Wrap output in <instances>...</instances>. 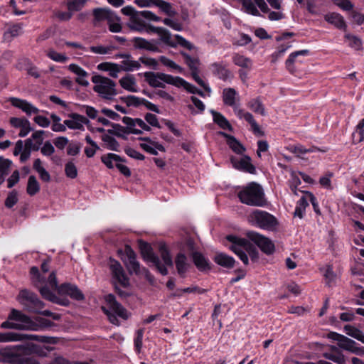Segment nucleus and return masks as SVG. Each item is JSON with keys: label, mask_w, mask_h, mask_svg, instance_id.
Here are the masks:
<instances>
[{"label": "nucleus", "mask_w": 364, "mask_h": 364, "mask_svg": "<svg viewBox=\"0 0 364 364\" xmlns=\"http://www.w3.org/2000/svg\"><path fill=\"white\" fill-rule=\"evenodd\" d=\"M53 322L50 320L38 317L33 321L29 316L15 309H11L8 320L1 324V328L39 331L50 327Z\"/></svg>", "instance_id": "f257e3e1"}, {"label": "nucleus", "mask_w": 364, "mask_h": 364, "mask_svg": "<svg viewBox=\"0 0 364 364\" xmlns=\"http://www.w3.org/2000/svg\"><path fill=\"white\" fill-rule=\"evenodd\" d=\"M140 250L144 260L151 262L162 275L168 274L167 267L173 266V261L165 244L159 245V252L163 259V264L160 259L154 253L152 248L148 243H140Z\"/></svg>", "instance_id": "f03ea898"}, {"label": "nucleus", "mask_w": 364, "mask_h": 364, "mask_svg": "<svg viewBox=\"0 0 364 364\" xmlns=\"http://www.w3.org/2000/svg\"><path fill=\"white\" fill-rule=\"evenodd\" d=\"M198 235L194 231H186L183 229V246L191 252L190 257L199 272H208L212 265L210 260L205 257L201 252L196 250V241Z\"/></svg>", "instance_id": "7ed1b4c3"}, {"label": "nucleus", "mask_w": 364, "mask_h": 364, "mask_svg": "<svg viewBox=\"0 0 364 364\" xmlns=\"http://www.w3.org/2000/svg\"><path fill=\"white\" fill-rule=\"evenodd\" d=\"M237 196L241 203L247 205L262 207L266 204L263 188L255 182H251L243 187L237 193Z\"/></svg>", "instance_id": "20e7f679"}, {"label": "nucleus", "mask_w": 364, "mask_h": 364, "mask_svg": "<svg viewBox=\"0 0 364 364\" xmlns=\"http://www.w3.org/2000/svg\"><path fill=\"white\" fill-rule=\"evenodd\" d=\"M248 220L255 226L272 232L276 231L279 225L278 220L273 215L258 209L253 210L249 215Z\"/></svg>", "instance_id": "39448f33"}, {"label": "nucleus", "mask_w": 364, "mask_h": 364, "mask_svg": "<svg viewBox=\"0 0 364 364\" xmlns=\"http://www.w3.org/2000/svg\"><path fill=\"white\" fill-rule=\"evenodd\" d=\"M105 301L107 307H102L104 313L107 316L109 321L114 325L119 326L120 323L117 318L120 317L124 320H127L129 314L127 309L119 304L113 294H108L105 297Z\"/></svg>", "instance_id": "423d86ee"}, {"label": "nucleus", "mask_w": 364, "mask_h": 364, "mask_svg": "<svg viewBox=\"0 0 364 364\" xmlns=\"http://www.w3.org/2000/svg\"><path fill=\"white\" fill-rule=\"evenodd\" d=\"M109 267L111 271L113 283L115 287L116 292L122 297H126L128 294L118 287V284L123 287L129 286V279L126 275L125 272L121 264L113 259H110L109 262Z\"/></svg>", "instance_id": "0eeeda50"}, {"label": "nucleus", "mask_w": 364, "mask_h": 364, "mask_svg": "<svg viewBox=\"0 0 364 364\" xmlns=\"http://www.w3.org/2000/svg\"><path fill=\"white\" fill-rule=\"evenodd\" d=\"M92 82L95 84L94 91L102 97L111 100L117 95L116 83L109 78L96 75L92 77Z\"/></svg>", "instance_id": "6e6552de"}, {"label": "nucleus", "mask_w": 364, "mask_h": 364, "mask_svg": "<svg viewBox=\"0 0 364 364\" xmlns=\"http://www.w3.org/2000/svg\"><path fill=\"white\" fill-rule=\"evenodd\" d=\"M145 80L154 87H164L166 84L182 86V78L162 73L146 72L144 74Z\"/></svg>", "instance_id": "1a4fd4ad"}, {"label": "nucleus", "mask_w": 364, "mask_h": 364, "mask_svg": "<svg viewBox=\"0 0 364 364\" xmlns=\"http://www.w3.org/2000/svg\"><path fill=\"white\" fill-rule=\"evenodd\" d=\"M328 338L336 341L338 346L346 351L350 352L359 356L364 355V346H360L354 340L348 337L338 333L336 332H330Z\"/></svg>", "instance_id": "9d476101"}, {"label": "nucleus", "mask_w": 364, "mask_h": 364, "mask_svg": "<svg viewBox=\"0 0 364 364\" xmlns=\"http://www.w3.org/2000/svg\"><path fill=\"white\" fill-rule=\"evenodd\" d=\"M18 300L26 311L31 313H40V310H42L44 306L43 302L38 299V296L27 289L20 291Z\"/></svg>", "instance_id": "9b49d317"}, {"label": "nucleus", "mask_w": 364, "mask_h": 364, "mask_svg": "<svg viewBox=\"0 0 364 364\" xmlns=\"http://www.w3.org/2000/svg\"><path fill=\"white\" fill-rule=\"evenodd\" d=\"M183 63L188 68L190 75L193 79L205 90H210L209 87L205 84L204 81L199 76L201 63L198 54L191 55L183 51Z\"/></svg>", "instance_id": "f8f14e48"}, {"label": "nucleus", "mask_w": 364, "mask_h": 364, "mask_svg": "<svg viewBox=\"0 0 364 364\" xmlns=\"http://www.w3.org/2000/svg\"><path fill=\"white\" fill-rule=\"evenodd\" d=\"M246 236L250 241L254 242L264 254L271 255L274 252V244L269 238L255 231L247 232Z\"/></svg>", "instance_id": "ddd939ff"}, {"label": "nucleus", "mask_w": 364, "mask_h": 364, "mask_svg": "<svg viewBox=\"0 0 364 364\" xmlns=\"http://www.w3.org/2000/svg\"><path fill=\"white\" fill-rule=\"evenodd\" d=\"M226 239L232 243L229 247L230 250L237 255L245 265L248 264L249 259L246 252L247 239L233 235H227Z\"/></svg>", "instance_id": "4468645a"}, {"label": "nucleus", "mask_w": 364, "mask_h": 364, "mask_svg": "<svg viewBox=\"0 0 364 364\" xmlns=\"http://www.w3.org/2000/svg\"><path fill=\"white\" fill-rule=\"evenodd\" d=\"M21 348L18 346H7L0 350V362L18 364L22 360Z\"/></svg>", "instance_id": "2eb2a0df"}, {"label": "nucleus", "mask_w": 364, "mask_h": 364, "mask_svg": "<svg viewBox=\"0 0 364 364\" xmlns=\"http://www.w3.org/2000/svg\"><path fill=\"white\" fill-rule=\"evenodd\" d=\"M233 108L235 114L240 118L245 119L252 127V130L255 134L259 136H263L264 132H262L255 120L253 115L247 112H245L244 109L239 108V107L235 104V106L232 107Z\"/></svg>", "instance_id": "dca6fc26"}, {"label": "nucleus", "mask_w": 364, "mask_h": 364, "mask_svg": "<svg viewBox=\"0 0 364 364\" xmlns=\"http://www.w3.org/2000/svg\"><path fill=\"white\" fill-rule=\"evenodd\" d=\"M126 257L124 259V264L130 274H138L140 273V264L136 260V254L134 250L129 247H125Z\"/></svg>", "instance_id": "f3484780"}, {"label": "nucleus", "mask_w": 364, "mask_h": 364, "mask_svg": "<svg viewBox=\"0 0 364 364\" xmlns=\"http://www.w3.org/2000/svg\"><path fill=\"white\" fill-rule=\"evenodd\" d=\"M230 161L232 166L236 169L252 174L256 172L255 166L251 163V158L248 156H244L240 159L232 156Z\"/></svg>", "instance_id": "a211bd4d"}, {"label": "nucleus", "mask_w": 364, "mask_h": 364, "mask_svg": "<svg viewBox=\"0 0 364 364\" xmlns=\"http://www.w3.org/2000/svg\"><path fill=\"white\" fill-rule=\"evenodd\" d=\"M210 69L213 75L223 81H230L233 77V73L228 69L223 63L215 62L210 65Z\"/></svg>", "instance_id": "6ab92c4d"}, {"label": "nucleus", "mask_w": 364, "mask_h": 364, "mask_svg": "<svg viewBox=\"0 0 364 364\" xmlns=\"http://www.w3.org/2000/svg\"><path fill=\"white\" fill-rule=\"evenodd\" d=\"M58 292L61 294L69 296L71 299L77 301H82L85 296L80 289L75 285L70 283H64L60 285Z\"/></svg>", "instance_id": "aec40b11"}, {"label": "nucleus", "mask_w": 364, "mask_h": 364, "mask_svg": "<svg viewBox=\"0 0 364 364\" xmlns=\"http://www.w3.org/2000/svg\"><path fill=\"white\" fill-rule=\"evenodd\" d=\"M116 58H123L121 62V69L124 71L132 72L139 70L141 64L139 60H134L132 55L128 53H119L115 55Z\"/></svg>", "instance_id": "412c9836"}, {"label": "nucleus", "mask_w": 364, "mask_h": 364, "mask_svg": "<svg viewBox=\"0 0 364 364\" xmlns=\"http://www.w3.org/2000/svg\"><path fill=\"white\" fill-rule=\"evenodd\" d=\"M115 13L110 9L96 8L92 11L94 16L93 24L95 26H100L102 22L112 21Z\"/></svg>", "instance_id": "4be33fe9"}, {"label": "nucleus", "mask_w": 364, "mask_h": 364, "mask_svg": "<svg viewBox=\"0 0 364 364\" xmlns=\"http://www.w3.org/2000/svg\"><path fill=\"white\" fill-rule=\"evenodd\" d=\"M68 117L70 119L65 120L64 124L70 129H82L83 124L89 122L86 117L77 113H71Z\"/></svg>", "instance_id": "5701e85b"}, {"label": "nucleus", "mask_w": 364, "mask_h": 364, "mask_svg": "<svg viewBox=\"0 0 364 364\" xmlns=\"http://www.w3.org/2000/svg\"><path fill=\"white\" fill-rule=\"evenodd\" d=\"M12 105L18 107L23 111L26 114L31 115L32 114H37L39 112V109L33 106L31 103L26 100L13 97L11 99Z\"/></svg>", "instance_id": "b1692460"}, {"label": "nucleus", "mask_w": 364, "mask_h": 364, "mask_svg": "<svg viewBox=\"0 0 364 364\" xmlns=\"http://www.w3.org/2000/svg\"><path fill=\"white\" fill-rule=\"evenodd\" d=\"M132 42L135 48L156 52L159 50L158 43L156 41H147L143 38L135 37Z\"/></svg>", "instance_id": "393cba45"}, {"label": "nucleus", "mask_w": 364, "mask_h": 364, "mask_svg": "<svg viewBox=\"0 0 364 364\" xmlns=\"http://www.w3.org/2000/svg\"><path fill=\"white\" fill-rule=\"evenodd\" d=\"M213 259L218 265L226 269L233 268L236 262L232 257L224 252H217Z\"/></svg>", "instance_id": "a878e982"}, {"label": "nucleus", "mask_w": 364, "mask_h": 364, "mask_svg": "<svg viewBox=\"0 0 364 364\" xmlns=\"http://www.w3.org/2000/svg\"><path fill=\"white\" fill-rule=\"evenodd\" d=\"M324 19L338 29L345 30L346 28L344 18L340 14L335 12L327 14L325 15Z\"/></svg>", "instance_id": "bb28decb"}, {"label": "nucleus", "mask_w": 364, "mask_h": 364, "mask_svg": "<svg viewBox=\"0 0 364 364\" xmlns=\"http://www.w3.org/2000/svg\"><path fill=\"white\" fill-rule=\"evenodd\" d=\"M237 97H238V94L234 88L228 87L223 89V101L225 105L230 107L235 106Z\"/></svg>", "instance_id": "cd10ccee"}, {"label": "nucleus", "mask_w": 364, "mask_h": 364, "mask_svg": "<svg viewBox=\"0 0 364 364\" xmlns=\"http://www.w3.org/2000/svg\"><path fill=\"white\" fill-rule=\"evenodd\" d=\"M232 63L242 68L250 70L252 67V60L245 55L239 53H234L232 57Z\"/></svg>", "instance_id": "c85d7f7f"}, {"label": "nucleus", "mask_w": 364, "mask_h": 364, "mask_svg": "<svg viewBox=\"0 0 364 364\" xmlns=\"http://www.w3.org/2000/svg\"><path fill=\"white\" fill-rule=\"evenodd\" d=\"M142 18V16L139 15V11L135 13V15H133L132 17L130 18V21L129 23V28L132 30L139 32L144 31L146 25Z\"/></svg>", "instance_id": "c756f323"}, {"label": "nucleus", "mask_w": 364, "mask_h": 364, "mask_svg": "<svg viewBox=\"0 0 364 364\" xmlns=\"http://www.w3.org/2000/svg\"><path fill=\"white\" fill-rule=\"evenodd\" d=\"M227 139V142L230 148L235 153L242 154L245 149V147L232 135L224 132H220Z\"/></svg>", "instance_id": "7c9ffc66"}, {"label": "nucleus", "mask_w": 364, "mask_h": 364, "mask_svg": "<svg viewBox=\"0 0 364 364\" xmlns=\"http://www.w3.org/2000/svg\"><path fill=\"white\" fill-rule=\"evenodd\" d=\"M309 53V50H306V49L301 50H298V51L291 53L289 55L288 58L286 60V62H285V65H286L287 69L290 73H294L295 70L294 63L295 62L296 58L300 55H303V56L307 55Z\"/></svg>", "instance_id": "2f4dec72"}, {"label": "nucleus", "mask_w": 364, "mask_h": 364, "mask_svg": "<svg viewBox=\"0 0 364 364\" xmlns=\"http://www.w3.org/2000/svg\"><path fill=\"white\" fill-rule=\"evenodd\" d=\"M22 27L21 23L11 25L4 34V40L11 41L13 38L19 36L22 33Z\"/></svg>", "instance_id": "473e14b6"}, {"label": "nucleus", "mask_w": 364, "mask_h": 364, "mask_svg": "<svg viewBox=\"0 0 364 364\" xmlns=\"http://www.w3.org/2000/svg\"><path fill=\"white\" fill-rule=\"evenodd\" d=\"M210 112L213 115L214 122L220 128L228 130L232 129L231 124L222 114L215 110H211Z\"/></svg>", "instance_id": "72a5a7b5"}, {"label": "nucleus", "mask_w": 364, "mask_h": 364, "mask_svg": "<svg viewBox=\"0 0 364 364\" xmlns=\"http://www.w3.org/2000/svg\"><path fill=\"white\" fill-rule=\"evenodd\" d=\"M102 162L105 164V166L108 168H113V161L116 162H124L125 159H122L120 156L113 154L109 153L107 154L103 155L101 157Z\"/></svg>", "instance_id": "f704fd0d"}, {"label": "nucleus", "mask_w": 364, "mask_h": 364, "mask_svg": "<svg viewBox=\"0 0 364 364\" xmlns=\"http://www.w3.org/2000/svg\"><path fill=\"white\" fill-rule=\"evenodd\" d=\"M120 85L130 92H137L136 83L134 76L127 75L119 80Z\"/></svg>", "instance_id": "c9c22d12"}, {"label": "nucleus", "mask_w": 364, "mask_h": 364, "mask_svg": "<svg viewBox=\"0 0 364 364\" xmlns=\"http://www.w3.org/2000/svg\"><path fill=\"white\" fill-rule=\"evenodd\" d=\"M247 107L255 113L259 114L262 116L266 115L264 107L259 98H255L250 100Z\"/></svg>", "instance_id": "e433bc0d"}, {"label": "nucleus", "mask_w": 364, "mask_h": 364, "mask_svg": "<svg viewBox=\"0 0 364 364\" xmlns=\"http://www.w3.org/2000/svg\"><path fill=\"white\" fill-rule=\"evenodd\" d=\"M156 2L155 6H157L160 10L168 15V16H174L176 14V11L173 6L164 0H154Z\"/></svg>", "instance_id": "4c0bfd02"}, {"label": "nucleus", "mask_w": 364, "mask_h": 364, "mask_svg": "<svg viewBox=\"0 0 364 364\" xmlns=\"http://www.w3.org/2000/svg\"><path fill=\"white\" fill-rule=\"evenodd\" d=\"M344 331L347 335L364 344V334L362 331L350 325H346Z\"/></svg>", "instance_id": "58836bf2"}, {"label": "nucleus", "mask_w": 364, "mask_h": 364, "mask_svg": "<svg viewBox=\"0 0 364 364\" xmlns=\"http://www.w3.org/2000/svg\"><path fill=\"white\" fill-rule=\"evenodd\" d=\"M40 191V185L34 176H30L28 180L26 191L29 196H34Z\"/></svg>", "instance_id": "ea45409f"}, {"label": "nucleus", "mask_w": 364, "mask_h": 364, "mask_svg": "<svg viewBox=\"0 0 364 364\" xmlns=\"http://www.w3.org/2000/svg\"><path fill=\"white\" fill-rule=\"evenodd\" d=\"M102 140L104 141L107 149L119 151V144L114 137L104 134L102 136Z\"/></svg>", "instance_id": "a19ab883"}, {"label": "nucleus", "mask_w": 364, "mask_h": 364, "mask_svg": "<svg viewBox=\"0 0 364 364\" xmlns=\"http://www.w3.org/2000/svg\"><path fill=\"white\" fill-rule=\"evenodd\" d=\"M289 150L290 152L296 154L298 157H301L302 155L306 154L307 153H311L317 150L316 147H312L310 149H306L303 145L301 144H296L291 146L289 148Z\"/></svg>", "instance_id": "79ce46f5"}, {"label": "nucleus", "mask_w": 364, "mask_h": 364, "mask_svg": "<svg viewBox=\"0 0 364 364\" xmlns=\"http://www.w3.org/2000/svg\"><path fill=\"white\" fill-rule=\"evenodd\" d=\"M323 356L326 359L331 360L337 364L346 363V358L341 351H338L337 353H324Z\"/></svg>", "instance_id": "37998d69"}, {"label": "nucleus", "mask_w": 364, "mask_h": 364, "mask_svg": "<svg viewBox=\"0 0 364 364\" xmlns=\"http://www.w3.org/2000/svg\"><path fill=\"white\" fill-rule=\"evenodd\" d=\"M11 164L10 160L0 157V185L4 183L5 176L8 175Z\"/></svg>", "instance_id": "c03bdc74"}, {"label": "nucleus", "mask_w": 364, "mask_h": 364, "mask_svg": "<svg viewBox=\"0 0 364 364\" xmlns=\"http://www.w3.org/2000/svg\"><path fill=\"white\" fill-rule=\"evenodd\" d=\"M309 205L307 199L305 197H301L296 203L294 210V216L302 218L305 212L306 208Z\"/></svg>", "instance_id": "a18cd8bd"}, {"label": "nucleus", "mask_w": 364, "mask_h": 364, "mask_svg": "<svg viewBox=\"0 0 364 364\" xmlns=\"http://www.w3.org/2000/svg\"><path fill=\"white\" fill-rule=\"evenodd\" d=\"M122 100L124 101L128 107L134 106L137 107L140 105L144 104L146 102V100L144 98H139L134 95H129L127 97H121Z\"/></svg>", "instance_id": "49530a36"}, {"label": "nucleus", "mask_w": 364, "mask_h": 364, "mask_svg": "<svg viewBox=\"0 0 364 364\" xmlns=\"http://www.w3.org/2000/svg\"><path fill=\"white\" fill-rule=\"evenodd\" d=\"M18 341H24V340H33L37 341H41L43 343H49L50 338L43 336H38L33 334H26V333H18Z\"/></svg>", "instance_id": "de8ad7c7"}, {"label": "nucleus", "mask_w": 364, "mask_h": 364, "mask_svg": "<svg viewBox=\"0 0 364 364\" xmlns=\"http://www.w3.org/2000/svg\"><path fill=\"white\" fill-rule=\"evenodd\" d=\"M87 0H69L67 7L69 11H80L85 5Z\"/></svg>", "instance_id": "09e8293b"}, {"label": "nucleus", "mask_w": 364, "mask_h": 364, "mask_svg": "<svg viewBox=\"0 0 364 364\" xmlns=\"http://www.w3.org/2000/svg\"><path fill=\"white\" fill-rule=\"evenodd\" d=\"M242 4L247 13L255 16H261L252 0H242Z\"/></svg>", "instance_id": "8fccbe9b"}, {"label": "nucleus", "mask_w": 364, "mask_h": 364, "mask_svg": "<svg viewBox=\"0 0 364 364\" xmlns=\"http://www.w3.org/2000/svg\"><path fill=\"white\" fill-rule=\"evenodd\" d=\"M112 20L109 21L107 24L109 26V30L112 33H119L122 31V25L120 23V18L118 16L114 14Z\"/></svg>", "instance_id": "3c124183"}, {"label": "nucleus", "mask_w": 364, "mask_h": 364, "mask_svg": "<svg viewBox=\"0 0 364 364\" xmlns=\"http://www.w3.org/2000/svg\"><path fill=\"white\" fill-rule=\"evenodd\" d=\"M47 56L51 60L58 63H65L68 59L65 54L59 53L53 49H50L48 51Z\"/></svg>", "instance_id": "603ef678"}, {"label": "nucleus", "mask_w": 364, "mask_h": 364, "mask_svg": "<svg viewBox=\"0 0 364 364\" xmlns=\"http://www.w3.org/2000/svg\"><path fill=\"white\" fill-rule=\"evenodd\" d=\"M65 173L67 177L75 178L77 176L76 166L73 161H68L65 166Z\"/></svg>", "instance_id": "864d4df0"}, {"label": "nucleus", "mask_w": 364, "mask_h": 364, "mask_svg": "<svg viewBox=\"0 0 364 364\" xmlns=\"http://www.w3.org/2000/svg\"><path fill=\"white\" fill-rule=\"evenodd\" d=\"M114 49V46H91L90 50L91 52L95 54L105 55L110 53V52Z\"/></svg>", "instance_id": "5fc2aeb1"}, {"label": "nucleus", "mask_w": 364, "mask_h": 364, "mask_svg": "<svg viewBox=\"0 0 364 364\" xmlns=\"http://www.w3.org/2000/svg\"><path fill=\"white\" fill-rule=\"evenodd\" d=\"M18 333L6 332L0 333V342L18 341Z\"/></svg>", "instance_id": "6e6d98bb"}, {"label": "nucleus", "mask_w": 364, "mask_h": 364, "mask_svg": "<svg viewBox=\"0 0 364 364\" xmlns=\"http://www.w3.org/2000/svg\"><path fill=\"white\" fill-rule=\"evenodd\" d=\"M246 252L248 253L249 256L251 258V260L253 262L257 261L259 258V252L256 247L247 240V246H246Z\"/></svg>", "instance_id": "4d7b16f0"}, {"label": "nucleus", "mask_w": 364, "mask_h": 364, "mask_svg": "<svg viewBox=\"0 0 364 364\" xmlns=\"http://www.w3.org/2000/svg\"><path fill=\"white\" fill-rule=\"evenodd\" d=\"M346 38L349 41V46L355 50H360L362 48V42L360 38L355 36L347 34Z\"/></svg>", "instance_id": "13d9d810"}, {"label": "nucleus", "mask_w": 364, "mask_h": 364, "mask_svg": "<svg viewBox=\"0 0 364 364\" xmlns=\"http://www.w3.org/2000/svg\"><path fill=\"white\" fill-rule=\"evenodd\" d=\"M81 149V144L76 141H72L68 144L67 149V154L70 156H76L77 155Z\"/></svg>", "instance_id": "bf43d9fd"}, {"label": "nucleus", "mask_w": 364, "mask_h": 364, "mask_svg": "<svg viewBox=\"0 0 364 364\" xmlns=\"http://www.w3.org/2000/svg\"><path fill=\"white\" fill-rule=\"evenodd\" d=\"M39 291L43 297L45 298L46 299L53 302H56V296L49 289L48 287L46 286L40 287Z\"/></svg>", "instance_id": "052dcab7"}, {"label": "nucleus", "mask_w": 364, "mask_h": 364, "mask_svg": "<svg viewBox=\"0 0 364 364\" xmlns=\"http://www.w3.org/2000/svg\"><path fill=\"white\" fill-rule=\"evenodd\" d=\"M251 41L252 38L249 35L241 33H240V38L237 40H234L232 44L237 46H245L250 43Z\"/></svg>", "instance_id": "680f3d73"}, {"label": "nucleus", "mask_w": 364, "mask_h": 364, "mask_svg": "<svg viewBox=\"0 0 364 364\" xmlns=\"http://www.w3.org/2000/svg\"><path fill=\"white\" fill-rule=\"evenodd\" d=\"M333 4L344 11H351L353 9V4L349 0H332Z\"/></svg>", "instance_id": "e2e57ef3"}, {"label": "nucleus", "mask_w": 364, "mask_h": 364, "mask_svg": "<svg viewBox=\"0 0 364 364\" xmlns=\"http://www.w3.org/2000/svg\"><path fill=\"white\" fill-rule=\"evenodd\" d=\"M144 330L143 328L137 330L136 337L134 338V347L138 353L140 352L142 347V340Z\"/></svg>", "instance_id": "0e129e2a"}, {"label": "nucleus", "mask_w": 364, "mask_h": 364, "mask_svg": "<svg viewBox=\"0 0 364 364\" xmlns=\"http://www.w3.org/2000/svg\"><path fill=\"white\" fill-rule=\"evenodd\" d=\"M291 46L281 45L277 50L272 55V62L275 63L279 58L283 56L287 50L290 48Z\"/></svg>", "instance_id": "69168bd1"}, {"label": "nucleus", "mask_w": 364, "mask_h": 364, "mask_svg": "<svg viewBox=\"0 0 364 364\" xmlns=\"http://www.w3.org/2000/svg\"><path fill=\"white\" fill-rule=\"evenodd\" d=\"M41 152L45 156H50L55 152V148L49 141H46L41 148Z\"/></svg>", "instance_id": "338daca9"}, {"label": "nucleus", "mask_w": 364, "mask_h": 364, "mask_svg": "<svg viewBox=\"0 0 364 364\" xmlns=\"http://www.w3.org/2000/svg\"><path fill=\"white\" fill-rule=\"evenodd\" d=\"M324 277L326 281V284L328 287L333 286L335 282L336 274L331 267H328L326 269Z\"/></svg>", "instance_id": "774afa93"}]
</instances>
